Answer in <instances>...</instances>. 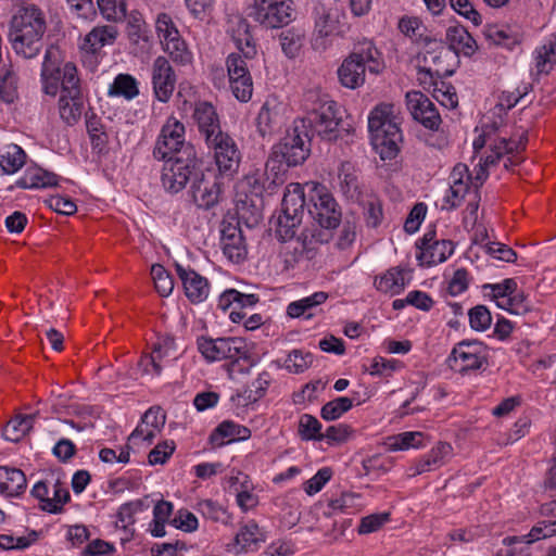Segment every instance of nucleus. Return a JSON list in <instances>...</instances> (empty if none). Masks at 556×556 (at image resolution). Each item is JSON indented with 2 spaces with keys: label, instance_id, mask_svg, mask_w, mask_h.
Segmentation results:
<instances>
[{
  "label": "nucleus",
  "instance_id": "nucleus-1",
  "mask_svg": "<svg viewBox=\"0 0 556 556\" xmlns=\"http://www.w3.org/2000/svg\"><path fill=\"white\" fill-rule=\"evenodd\" d=\"M62 52L56 46L46 49L41 67L43 91L55 96L61 86L59 109L61 118L68 125H74L80 118L84 110V97L76 66L68 62L61 68Z\"/></svg>",
  "mask_w": 556,
  "mask_h": 556
},
{
  "label": "nucleus",
  "instance_id": "nucleus-2",
  "mask_svg": "<svg viewBox=\"0 0 556 556\" xmlns=\"http://www.w3.org/2000/svg\"><path fill=\"white\" fill-rule=\"evenodd\" d=\"M301 108L304 116L295 122L308 131L311 137L317 135L327 141L338 138L341 116H339L337 102L329 94L319 88L308 89L303 93Z\"/></svg>",
  "mask_w": 556,
  "mask_h": 556
},
{
  "label": "nucleus",
  "instance_id": "nucleus-3",
  "mask_svg": "<svg viewBox=\"0 0 556 556\" xmlns=\"http://www.w3.org/2000/svg\"><path fill=\"white\" fill-rule=\"evenodd\" d=\"M308 213L311 217L324 230H309L302 232V248L312 257L309 253L315 250V243H326L329 241L330 230L337 228L342 218L341 207L332 193L323 185L316 184L308 195Z\"/></svg>",
  "mask_w": 556,
  "mask_h": 556
},
{
  "label": "nucleus",
  "instance_id": "nucleus-4",
  "mask_svg": "<svg viewBox=\"0 0 556 556\" xmlns=\"http://www.w3.org/2000/svg\"><path fill=\"white\" fill-rule=\"evenodd\" d=\"M46 30L45 13L34 4L22 7L13 15L10 27V41L15 53L24 59L38 55Z\"/></svg>",
  "mask_w": 556,
  "mask_h": 556
},
{
  "label": "nucleus",
  "instance_id": "nucleus-5",
  "mask_svg": "<svg viewBox=\"0 0 556 556\" xmlns=\"http://www.w3.org/2000/svg\"><path fill=\"white\" fill-rule=\"evenodd\" d=\"M394 104L380 103L374 108L368 117L371 144L381 160H393L399 153L402 140L399 117Z\"/></svg>",
  "mask_w": 556,
  "mask_h": 556
},
{
  "label": "nucleus",
  "instance_id": "nucleus-6",
  "mask_svg": "<svg viewBox=\"0 0 556 556\" xmlns=\"http://www.w3.org/2000/svg\"><path fill=\"white\" fill-rule=\"evenodd\" d=\"M384 70L381 53L375 45L365 40L357 43L338 68L340 84L349 89H356L365 83V73L379 74Z\"/></svg>",
  "mask_w": 556,
  "mask_h": 556
},
{
  "label": "nucleus",
  "instance_id": "nucleus-7",
  "mask_svg": "<svg viewBox=\"0 0 556 556\" xmlns=\"http://www.w3.org/2000/svg\"><path fill=\"white\" fill-rule=\"evenodd\" d=\"M198 350L207 362L229 359L227 365L229 377L236 372H248L250 365L243 367L240 361L249 359L245 342L240 338H205L198 339Z\"/></svg>",
  "mask_w": 556,
  "mask_h": 556
},
{
  "label": "nucleus",
  "instance_id": "nucleus-8",
  "mask_svg": "<svg viewBox=\"0 0 556 556\" xmlns=\"http://www.w3.org/2000/svg\"><path fill=\"white\" fill-rule=\"evenodd\" d=\"M161 181L164 189L169 193H178L186 185L192 182L200 170V160L194 146H186L180 151V157L164 160Z\"/></svg>",
  "mask_w": 556,
  "mask_h": 556
},
{
  "label": "nucleus",
  "instance_id": "nucleus-9",
  "mask_svg": "<svg viewBox=\"0 0 556 556\" xmlns=\"http://www.w3.org/2000/svg\"><path fill=\"white\" fill-rule=\"evenodd\" d=\"M305 195L303 187L298 182L289 184L281 202V211L277 217L276 235L282 240H291L302 224Z\"/></svg>",
  "mask_w": 556,
  "mask_h": 556
},
{
  "label": "nucleus",
  "instance_id": "nucleus-10",
  "mask_svg": "<svg viewBox=\"0 0 556 556\" xmlns=\"http://www.w3.org/2000/svg\"><path fill=\"white\" fill-rule=\"evenodd\" d=\"M309 132L294 121L293 127L273 147L269 159H275L285 168L302 164L309 155Z\"/></svg>",
  "mask_w": 556,
  "mask_h": 556
},
{
  "label": "nucleus",
  "instance_id": "nucleus-11",
  "mask_svg": "<svg viewBox=\"0 0 556 556\" xmlns=\"http://www.w3.org/2000/svg\"><path fill=\"white\" fill-rule=\"evenodd\" d=\"M287 168L276 163L275 159H268L265 168H256L245 176V184L250 192L255 197L274 194L286 182Z\"/></svg>",
  "mask_w": 556,
  "mask_h": 556
},
{
  "label": "nucleus",
  "instance_id": "nucleus-12",
  "mask_svg": "<svg viewBox=\"0 0 556 556\" xmlns=\"http://www.w3.org/2000/svg\"><path fill=\"white\" fill-rule=\"evenodd\" d=\"M192 146L185 140V125L176 117H168L156 139L153 156L156 160L180 157V151Z\"/></svg>",
  "mask_w": 556,
  "mask_h": 556
},
{
  "label": "nucleus",
  "instance_id": "nucleus-13",
  "mask_svg": "<svg viewBox=\"0 0 556 556\" xmlns=\"http://www.w3.org/2000/svg\"><path fill=\"white\" fill-rule=\"evenodd\" d=\"M247 61L239 53H230L226 59L229 87L240 102H248L253 93V80Z\"/></svg>",
  "mask_w": 556,
  "mask_h": 556
},
{
  "label": "nucleus",
  "instance_id": "nucleus-14",
  "mask_svg": "<svg viewBox=\"0 0 556 556\" xmlns=\"http://www.w3.org/2000/svg\"><path fill=\"white\" fill-rule=\"evenodd\" d=\"M214 139L206 142V146L214 153L217 169L222 176L232 177L238 172L241 161L237 143L227 132L219 134Z\"/></svg>",
  "mask_w": 556,
  "mask_h": 556
},
{
  "label": "nucleus",
  "instance_id": "nucleus-15",
  "mask_svg": "<svg viewBox=\"0 0 556 556\" xmlns=\"http://www.w3.org/2000/svg\"><path fill=\"white\" fill-rule=\"evenodd\" d=\"M188 193L198 208L211 210L216 206L222 199V182L216 175H205L199 170L190 185Z\"/></svg>",
  "mask_w": 556,
  "mask_h": 556
},
{
  "label": "nucleus",
  "instance_id": "nucleus-16",
  "mask_svg": "<svg viewBox=\"0 0 556 556\" xmlns=\"http://www.w3.org/2000/svg\"><path fill=\"white\" fill-rule=\"evenodd\" d=\"M293 13L292 2L257 0L250 16L267 28H278L292 22Z\"/></svg>",
  "mask_w": 556,
  "mask_h": 556
},
{
  "label": "nucleus",
  "instance_id": "nucleus-17",
  "mask_svg": "<svg viewBox=\"0 0 556 556\" xmlns=\"http://www.w3.org/2000/svg\"><path fill=\"white\" fill-rule=\"evenodd\" d=\"M448 362L459 371L479 369L486 362V348L480 341H463L453 349Z\"/></svg>",
  "mask_w": 556,
  "mask_h": 556
},
{
  "label": "nucleus",
  "instance_id": "nucleus-18",
  "mask_svg": "<svg viewBox=\"0 0 556 556\" xmlns=\"http://www.w3.org/2000/svg\"><path fill=\"white\" fill-rule=\"evenodd\" d=\"M406 105L413 118L431 130H438L441 116L433 102L421 91H408L405 96Z\"/></svg>",
  "mask_w": 556,
  "mask_h": 556
},
{
  "label": "nucleus",
  "instance_id": "nucleus-19",
  "mask_svg": "<svg viewBox=\"0 0 556 556\" xmlns=\"http://www.w3.org/2000/svg\"><path fill=\"white\" fill-rule=\"evenodd\" d=\"M417 248L419 252L416 254V257L422 266L443 263L454 252L453 242L451 240H437L435 231L433 230L424 235Z\"/></svg>",
  "mask_w": 556,
  "mask_h": 556
},
{
  "label": "nucleus",
  "instance_id": "nucleus-20",
  "mask_svg": "<svg viewBox=\"0 0 556 556\" xmlns=\"http://www.w3.org/2000/svg\"><path fill=\"white\" fill-rule=\"evenodd\" d=\"M152 86L155 98L166 103L169 101L176 86V75L164 56H157L152 65Z\"/></svg>",
  "mask_w": 556,
  "mask_h": 556
},
{
  "label": "nucleus",
  "instance_id": "nucleus-21",
  "mask_svg": "<svg viewBox=\"0 0 556 556\" xmlns=\"http://www.w3.org/2000/svg\"><path fill=\"white\" fill-rule=\"evenodd\" d=\"M266 541L265 532L254 520L242 525L231 542L226 545L229 553L239 555L255 552Z\"/></svg>",
  "mask_w": 556,
  "mask_h": 556
},
{
  "label": "nucleus",
  "instance_id": "nucleus-22",
  "mask_svg": "<svg viewBox=\"0 0 556 556\" xmlns=\"http://www.w3.org/2000/svg\"><path fill=\"white\" fill-rule=\"evenodd\" d=\"M176 273L182 282L186 296L191 303H201L205 301L210 293V283L207 279L190 267H184L176 264Z\"/></svg>",
  "mask_w": 556,
  "mask_h": 556
},
{
  "label": "nucleus",
  "instance_id": "nucleus-23",
  "mask_svg": "<svg viewBox=\"0 0 556 556\" xmlns=\"http://www.w3.org/2000/svg\"><path fill=\"white\" fill-rule=\"evenodd\" d=\"M193 119L199 132L203 136L205 143L215 140V136L223 134L219 116L212 103L198 102L193 111Z\"/></svg>",
  "mask_w": 556,
  "mask_h": 556
},
{
  "label": "nucleus",
  "instance_id": "nucleus-24",
  "mask_svg": "<svg viewBox=\"0 0 556 556\" xmlns=\"http://www.w3.org/2000/svg\"><path fill=\"white\" fill-rule=\"evenodd\" d=\"M165 414L160 407L149 408L141 418V422L136 427L128 438V441L135 442L142 439L148 443H152L156 434L165 425Z\"/></svg>",
  "mask_w": 556,
  "mask_h": 556
},
{
  "label": "nucleus",
  "instance_id": "nucleus-25",
  "mask_svg": "<svg viewBox=\"0 0 556 556\" xmlns=\"http://www.w3.org/2000/svg\"><path fill=\"white\" fill-rule=\"evenodd\" d=\"M527 141L528 137L525 132L520 135L518 140H514L511 138L507 139L506 137L494 139V141L490 142V153L484 157H481L480 163L484 167L489 168L490 166L495 165L504 154H510L523 150Z\"/></svg>",
  "mask_w": 556,
  "mask_h": 556
},
{
  "label": "nucleus",
  "instance_id": "nucleus-26",
  "mask_svg": "<svg viewBox=\"0 0 556 556\" xmlns=\"http://www.w3.org/2000/svg\"><path fill=\"white\" fill-rule=\"evenodd\" d=\"M222 248L230 261L239 263L244 260L247 248L241 229L237 225L228 224L223 227Z\"/></svg>",
  "mask_w": 556,
  "mask_h": 556
},
{
  "label": "nucleus",
  "instance_id": "nucleus-27",
  "mask_svg": "<svg viewBox=\"0 0 556 556\" xmlns=\"http://www.w3.org/2000/svg\"><path fill=\"white\" fill-rule=\"evenodd\" d=\"M117 35L118 30L115 26H96L85 36L81 50L86 53L96 55L100 53L103 47L113 45Z\"/></svg>",
  "mask_w": 556,
  "mask_h": 556
},
{
  "label": "nucleus",
  "instance_id": "nucleus-28",
  "mask_svg": "<svg viewBox=\"0 0 556 556\" xmlns=\"http://www.w3.org/2000/svg\"><path fill=\"white\" fill-rule=\"evenodd\" d=\"M452 454L453 446L450 443L439 442L415 464L412 475L417 476L442 467L451 458Z\"/></svg>",
  "mask_w": 556,
  "mask_h": 556
},
{
  "label": "nucleus",
  "instance_id": "nucleus-29",
  "mask_svg": "<svg viewBox=\"0 0 556 556\" xmlns=\"http://www.w3.org/2000/svg\"><path fill=\"white\" fill-rule=\"evenodd\" d=\"M485 39L494 46L513 50L521 43L522 37L506 25H486L483 30Z\"/></svg>",
  "mask_w": 556,
  "mask_h": 556
},
{
  "label": "nucleus",
  "instance_id": "nucleus-30",
  "mask_svg": "<svg viewBox=\"0 0 556 556\" xmlns=\"http://www.w3.org/2000/svg\"><path fill=\"white\" fill-rule=\"evenodd\" d=\"M27 480L17 468L0 467V493L13 497L24 493Z\"/></svg>",
  "mask_w": 556,
  "mask_h": 556
},
{
  "label": "nucleus",
  "instance_id": "nucleus-31",
  "mask_svg": "<svg viewBox=\"0 0 556 556\" xmlns=\"http://www.w3.org/2000/svg\"><path fill=\"white\" fill-rule=\"evenodd\" d=\"M59 177L41 167L29 166L18 179L17 186L24 189L54 187Z\"/></svg>",
  "mask_w": 556,
  "mask_h": 556
},
{
  "label": "nucleus",
  "instance_id": "nucleus-32",
  "mask_svg": "<svg viewBox=\"0 0 556 556\" xmlns=\"http://www.w3.org/2000/svg\"><path fill=\"white\" fill-rule=\"evenodd\" d=\"M327 299L328 293L324 291L315 292L309 296L291 302L287 307V314L291 318H299L303 316L306 319H309L314 316L312 311L318 305L325 303Z\"/></svg>",
  "mask_w": 556,
  "mask_h": 556
},
{
  "label": "nucleus",
  "instance_id": "nucleus-33",
  "mask_svg": "<svg viewBox=\"0 0 556 556\" xmlns=\"http://www.w3.org/2000/svg\"><path fill=\"white\" fill-rule=\"evenodd\" d=\"M339 187L348 199H355L359 195V181L357 169L351 162H343L338 172Z\"/></svg>",
  "mask_w": 556,
  "mask_h": 556
},
{
  "label": "nucleus",
  "instance_id": "nucleus-34",
  "mask_svg": "<svg viewBox=\"0 0 556 556\" xmlns=\"http://www.w3.org/2000/svg\"><path fill=\"white\" fill-rule=\"evenodd\" d=\"M163 49L174 62L186 64L190 61L191 54L186 42L181 39L178 29L173 30L161 40Z\"/></svg>",
  "mask_w": 556,
  "mask_h": 556
},
{
  "label": "nucleus",
  "instance_id": "nucleus-35",
  "mask_svg": "<svg viewBox=\"0 0 556 556\" xmlns=\"http://www.w3.org/2000/svg\"><path fill=\"white\" fill-rule=\"evenodd\" d=\"M446 38L454 49L465 55H471L477 50V42L472 36L462 26H451L446 29Z\"/></svg>",
  "mask_w": 556,
  "mask_h": 556
},
{
  "label": "nucleus",
  "instance_id": "nucleus-36",
  "mask_svg": "<svg viewBox=\"0 0 556 556\" xmlns=\"http://www.w3.org/2000/svg\"><path fill=\"white\" fill-rule=\"evenodd\" d=\"M257 302L258 296L256 294H247L236 289H228L220 294L217 305L223 311H227L232 304L244 309L254 306Z\"/></svg>",
  "mask_w": 556,
  "mask_h": 556
},
{
  "label": "nucleus",
  "instance_id": "nucleus-37",
  "mask_svg": "<svg viewBox=\"0 0 556 556\" xmlns=\"http://www.w3.org/2000/svg\"><path fill=\"white\" fill-rule=\"evenodd\" d=\"M34 415L16 416L11 419L3 429V437L12 442H18L26 435L34 425Z\"/></svg>",
  "mask_w": 556,
  "mask_h": 556
},
{
  "label": "nucleus",
  "instance_id": "nucleus-38",
  "mask_svg": "<svg viewBox=\"0 0 556 556\" xmlns=\"http://www.w3.org/2000/svg\"><path fill=\"white\" fill-rule=\"evenodd\" d=\"M86 127L92 149L98 153H101L105 149L109 139L101 119L94 113H91L90 115L87 114Z\"/></svg>",
  "mask_w": 556,
  "mask_h": 556
},
{
  "label": "nucleus",
  "instance_id": "nucleus-39",
  "mask_svg": "<svg viewBox=\"0 0 556 556\" xmlns=\"http://www.w3.org/2000/svg\"><path fill=\"white\" fill-rule=\"evenodd\" d=\"M375 286L384 293L399 294L405 288L404 273L401 269L392 268L377 278Z\"/></svg>",
  "mask_w": 556,
  "mask_h": 556
},
{
  "label": "nucleus",
  "instance_id": "nucleus-40",
  "mask_svg": "<svg viewBox=\"0 0 556 556\" xmlns=\"http://www.w3.org/2000/svg\"><path fill=\"white\" fill-rule=\"evenodd\" d=\"M109 93L131 100L139 94L138 83L129 74H118L110 86Z\"/></svg>",
  "mask_w": 556,
  "mask_h": 556
},
{
  "label": "nucleus",
  "instance_id": "nucleus-41",
  "mask_svg": "<svg viewBox=\"0 0 556 556\" xmlns=\"http://www.w3.org/2000/svg\"><path fill=\"white\" fill-rule=\"evenodd\" d=\"M17 98V76L12 65H3L0 70V99L12 103Z\"/></svg>",
  "mask_w": 556,
  "mask_h": 556
},
{
  "label": "nucleus",
  "instance_id": "nucleus-42",
  "mask_svg": "<svg viewBox=\"0 0 556 556\" xmlns=\"http://www.w3.org/2000/svg\"><path fill=\"white\" fill-rule=\"evenodd\" d=\"M556 65V39H552L535 51V67L539 74H548Z\"/></svg>",
  "mask_w": 556,
  "mask_h": 556
},
{
  "label": "nucleus",
  "instance_id": "nucleus-43",
  "mask_svg": "<svg viewBox=\"0 0 556 556\" xmlns=\"http://www.w3.org/2000/svg\"><path fill=\"white\" fill-rule=\"evenodd\" d=\"M26 153L17 144H10L7 147L5 153L0 156V166L7 174H14L24 164Z\"/></svg>",
  "mask_w": 556,
  "mask_h": 556
},
{
  "label": "nucleus",
  "instance_id": "nucleus-44",
  "mask_svg": "<svg viewBox=\"0 0 556 556\" xmlns=\"http://www.w3.org/2000/svg\"><path fill=\"white\" fill-rule=\"evenodd\" d=\"M425 434L419 431L402 432L388 438V446L391 451L417 448L422 446Z\"/></svg>",
  "mask_w": 556,
  "mask_h": 556
},
{
  "label": "nucleus",
  "instance_id": "nucleus-45",
  "mask_svg": "<svg viewBox=\"0 0 556 556\" xmlns=\"http://www.w3.org/2000/svg\"><path fill=\"white\" fill-rule=\"evenodd\" d=\"M298 433L304 441L324 440V433H321V424L316 417L309 414H303L300 417Z\"/></svg>",
  "mask_w": 556,
  "mask_h": 556
},
{
  "label": "nucleus",
  "instance_id": "nucleus-46",
  "mask_svg": "<svg viewBox=\"0 0 556 556\" xmlns=\"http://www.w3.org/2000/svg\"><path fill=\"white\" fill-rule=\"evenodd\" d=\"M314 356L309 352L292 350L283 361V367L292 374H302L313 364Z\"/></svg>",
  "mask_w": 556,
  "mask_h": 556
},
{
  "label": "nucleus",
  "instance_id": "nucleus-47",
  "mask_svg": "<svg viewBox=\"0 0 556 556\" xmlns=\"http://www.w3.org/2000/svg\"><path fill=\"white\" fill-rule=\"evenodd\" d=\"M102 16L110 22H122L127 16L126 0H97Z\"/></svg>",
  "mask_w": 556,
  "mask_h": 556
},
{
  "label": "nucleus",
  "instance_id": "nucleus-48",
  "mask_svg": "<svg viewBox=\"0 0 556 556\" xmlns=\"http://www.w3.org/2000/svg\"><path fill=\"white\" fill-rule=\"evenodd\" d=\"M353 407V400L346 396H340L327 402L320 409V416L324 420L332 421L339 419L343 414Z\"/></svg>",
  "mask_w": 556,
  "mask_h": 556
},
{
  "label": "nucleus",
  "instance_id": "nucleus-49",
  "mask_svg": "<svg viewBox=\"0 0 556 556\" xmlns=\"http://www.w3.org/2000/svg\"><path fill=\"white\" fill-rule=\"evenodd\" d=\"M49 500L47 504L40 505L41 509L51 514L61 513L63 506L71 500L66 484L58 479L53 484V496Z\"/></svg>",
  "mask_w": 556,
  "mask_h": 556
},
{
  "label": "nucleus",
  "instance_id": "nucleus-50",
  "mask_svg": "<svg viewBox=\"0 0 556 556\" xmlns=\"http://www.w3.org/2000/svg\"><path fill=\"white\" fill-rule=\"evenodd\" d=\"M198 511L214 522L228 523L230 515L226 508L212 500H202L198 503Z\"/></svg>",
  "mask_w": 556,
  "mask_h": 556
},
{
  "label": "nucleus",
  "instance_id": "nucleus-51",
  "mask_svg": "<svg viewBox=\"0 0 556 556\" xmlns=\"http://www.w3.org/2000/svg\"><path fill=\"white\" fill-rule=\"evenodd\" d=\"M237 424L225 420L211 433L210 442L213 446L220 447L236 441Z\"/></svg>",
  "mask_w": 556,
  "mask_h": 556
},
{
  "label": "nucleus",
  "instance_id": "nucleus-52",
  "mask_svg": "<svg viewBox=\"0 0 556 556\" xmlns=\"http://www.w3.org/2000/svg\"><path fill=\"white\" fill-rule=\"evenodd\" d=\"M151 277L154 282L155 290L161 296H167L174 289V280L169 273L160 264L151 267Z\"/></svg>",
  "mask_w": 556,
  "mask_h": 556
},
{
  "label": "nucleus",
  "instance_id": "nucleus-53",
  "mask_svg": "<svg viewBox=\"0 0 556 556\" xmlns=\"http://www.w3.org/2000/svg\"><path fill=\"white\" fill-rule=\"evenodd\" d=\"M238 31V36H233L238 50L241 52L243 59H253L256 54V47L248 30V24H240Z\"/></svg>",
  "mask_w": 556,
  "mask_h": 556
},
{
  "label": "nucleus",
  "instance_id": "nucleus-54",
  "mask_svg": "<svg viewBox=\"0 0 556 556\" xmlns=\"http://www.w3.org/2000/svg\"><path fill=\"white\" fill-rule=\"evenodd\" d=\"M277 111L276 105H271L269 100H266L260 109L256 117V124L258 131L262 136L271 131L274 124L276 123Z\"/></svg>",
  "mask_w": 556,
  "mask_h": 556
},
{
  "label": "nucleus",
  "instance_id": "nucleus-55",
  "mask_svg": "<svg viewBox=\"0 0 556 556\" xmlns=\"http://www.w3.org/2000/svg\"><path fill=\"white\" fill-rule=\"evenodd\" d=\"M483 289L491 290V294L493 299L496 301V305L502 308V301H504V299H509V296L516 292L517 282L511 278H507L500 283L484 285Z\"/></svg>",
  "mask_w": 556,
  "mask_h": 556
},
{
  "label": "nucleus",
  "instance_id": "nucleus-56",
  "mask_svg": "<svg viewBox=\"0 0 556 556\" xmlns=\"http://www.w3.org/2000/svg\"><path fill=\"white\" fill-rule=\"evenodd\" d=\"M472 177L469 175L468 167L462 163L455 165L450 175V185L466 195L469 192Z\"/></svg>",
  "mask_w": 556,
  "mask_h": 556
},
{
  "label": "nucleus",
  "instance_id": "nucleus-57",
  "mask_svg": "<svg viewBox=\"0 0 556 556\" xmlns=\"http://www.w3.org/2000/svg\"><path fill=\"white\" fill-rule=\"evenodd\" d=\"M126 17L129 38L135 42L147 40V25L141 13L131 11Z\"/></svg>",
  "mask_w": 556,
  "mask_h": 556
},
{
  "label": "nucleus",
  "instance_id": "nucleus-58",
  "mask_svg": "<svg viewBox=\"0 0 556 556\" xmlns=\"http://www.w3.org/2000/svg\"><path fill=\"white\" fill-rule=\"evenodd\" d=\"M502 304L503 309L516 315H525L531 311V303L523 292H515L509 299H504Z\"/></svg>",
  "mask_w": 556,
  "mask_h": 556
},
{
  "label": "nucleus",
  "instance_id": "nucleus-59",
  "mask_svg": "<svg viewBox=\"0 0 556 556\" xmlns=\"http://www.w3.org/2000/svg\"><path fill=\"white\" fill-rule=\"evenodd\" d=\"M390 520L389 513H378L365 516L357 528L358 534H369L380 530Z\"/></svg>",
  "mask_w": 556,
  "mask_h": 556
},
{
  "label": "nucleus",
  "instance_id": "nucleus-60",
  "mask_svg": "<svg viewBox=\"0 0 556 556\" xmlns=\"http://www.w3.org/2000/svg\"><path fill=\"white\" fill-rule=\"evenodd\" d=\"M469 324L473 330L484 331L492 323L490 311L484 305H477L468 312Z\"/></svg>",
  "mask_w": 556,
  "mask_h": 556
},
{
  "label": "nucleus",
  "instance_id": "nucleus-61",
  "mask_svg": "<svg viewBox=\"0 0 556 556\" xmlns=\"http://www.w3.org/2000/svg\"><path fill=\"white\" fill-rule=\"evenodd\" d=\"M38 535L35 531L30 532L27 536H13L11 534L0 535V547L3 549H24L30 546Z\"/></svg>",
  "mask_w": 556,
  "mask_h": 556
},
{
  "label": "nucleus",
  "instance_id": "nucleus-62",
  "mask_svg": "<svg viewBox=\"0 0 556 556\" xmlns=\"http://www.w3.org/2000/svg\"><path fill=\"white\" fill-rule=\"evenodd\" d=\"M138 368L143 376L156 377L162 372V355L155 354L153 351L150 354L141 356L138 362Z\"/></svg>",
  "mask_w": 556,
  "mask_h": 556
},
{
  "label": "nucleus",
  "instance_id": "nucleus-63",
  "mask_svg": "<svg viewBox=\"0 0 556 556\" xmlns=\"http://www.w3.org/2000/svg\"><path fill=\"white\" fill-rule=\"evenodd\" d=\"M174 441H164L154 446L148 455L150 465H163L173 455L175 451Z\"/></svg>",
  "mask_w": 556,
  "mask_h": 556
},
{
  "label": "nucleus",
  "instance_id": "nucleus-64",
  "mask_svg": "<svg viewBox=\"0 0 556 556\" xmlns=\"http://www.w3.org/2000/svg\"><path fill=\"white\" fill-rule=\"evenodd\" d=\"M554 535H556V520L539 521L528 533V536H530L529 542L532 543Z\"/></svg>",
  "mask_w": 556,
  "mask_h": 556
}]
</instances>
